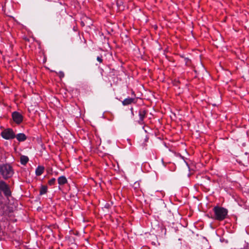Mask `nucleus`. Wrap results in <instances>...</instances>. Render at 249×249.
<instances>
[{
	"instance_id": "1",
	"label": "nucleus",
	"mask_w": 249,
	"mask_h": 249,
	"mask_svg": "<svg viewBox=\"0 0 249 249\" xmlns=\"http://www.w3.org/2000/svg\"><path fill=\"white\" fill-rule=\"evenodd\" d=\"M1 135L3 138L9 140L13 139L15 138L18 140H25L29 139L24 133H19L15 136L12 129L10 128L6 129L1 132Z\"/></svg>"
},
{
	"instance_id": "2",
	"label": "nucleus",
	"mask_w": 249,
	"mask_h": 249,
	"mask_svg": "<svg viewBox=\"0 0 249 249\" xmlns=\"http://www.w3.org/2000/svg\"><path fill=\"white\" fill-rule=\"evenodd\" d=\"M0 173L5 178H10L13 174L11 167L8 164L0 165Z\"/></svg>"
},
{
	"instance_id": "3",
	"label": "nucleus",
	"mask_w": 249,
	"mask_h": 249,
	"mask_svg": "<svg viewBox=\"0 0 249 249\" xmlns=\"http://www.w3.org/2000/svg\"><path fill=\"white\" fill-rule=\"evenodd\" d=\"M215 218L219 220L224 219L227 215L228 211L226 209L221 207L214 208Z\"/></svg>"
},
{
	"instance_id": "4",
	"label": "nucleus",
	"mask_w": 249,
	"mask_h": 249,
	"mask_svg": "<svg viewBox=\"0 0 249 249\" xmlns=\"http://www.w3.org/2000/svg\"><path fill=\"white\" fill-rule=\"evenodd\" d=\"M0 190L2 191L7 197L10 196L11 195L9 186L3 181H0Z\"/></svg>"
},
{
	"instance_id": "5",
	"label": "nucleus",
	"mask_w": 249,
	"mask_h": 249,
	"mask_svg": "<svg viewBox=\"0 0 249 249\" xmlns=\"http://www.w3.org/2000/svg\"><path fill=\"white\" fill-rule=\"evenodd\" d=\"M12 117L14 121L17 124L20 123L23 120L22 116L18 112H14L12 113Z\"/></svg>"
},
{
	"instance_id": "6",
	"label": "nucleus",
	"mask_w": 249,
	"mask_h": 249,
	"mask_svg": "<svg viewBox=\"0 0 249 249\" xmlns=\"http://www.w3.org/2000/svg\"><path fill=\"white\" fill-rule=\"evenodd\" d=\"M137 102V99L134 98L128 97L124 99L122 102L123 106H128L132 104V103L135 104Z\"/></svg>"
},
{
	"instance_id": "7",
	"label": "nucleus",
	"mask_w": 249,
	"mask_h": 249,
	"mask_svg": "<svg viewBox=\"0 0 249 249\" xmlns=\"http://www.w3.org/2000/svg\"><path fill=\"white\" fill-rule=\"evenodd\" d=\"M147 113V111L144 109H141L139 111V123H141L143 121L144 118L145 117V115Z\"/></svg>"
},
{
	"instance_id": "8",
	"label": "nucleus",
	"mask_w": 249,
	"mask_h": 249,
	"mask_svg": "<svg viewBox=\"0 0 249 249\" xmlns=\"http://www.w3.org/2000/svg\"><path fill=\"white\" fill-rule=\"evenodd\" d=\"M67 182L66 178L64 176L60 177L58 178V182L60 185H63L66 183Z\"/></svg>"
},
{
	"instance_id": "9",
	"label": "nucleus",
	"mask_w": 249,
	"mask_h": 249,
	"mask_svg": "<svg viewBox=\"0 0 249 249\" xmlns=\"http://www.w3.org/2000/svg\"><path fill=\"white\" fill-rule=\"evenodd\" d=\"M43 171H44L43 167L38 166L36 170V174L37 176H40L42 174Z\"/></svg>"
},
{
	"instance_id": "10",
	"label": "nucleus",
	"mask_w": 249,
	"mask_h": 249,
	"mask_svg": "<svg viewBox=\"0 0 249 249\" xmlns=\"http://www.w3.org/2000/svg\"><path fill=\"white\" fill-rule=\"evenodd\" d=\"M29 159L27 156H21L20 157V161L22 164H25L28 161Z\"/></svg>"
},
{
	"instance_id": "11",
	"label": "nucleus",
	"mask_w": 249,
	"mask_h": 249,
	"mask_svg": "<svg viewBox=\"0 0 249 249\" xmlns=\"http://www.w3.org/2000/svg\"><path fill=\"white\" fill-rule=\"evenodd\" d=\"M47 187L46 186H42L40 189V194L43 195L47 192Z\"/></svg>"
},
{
	"instance_id": "12",
	"label": "nucleus",
	"mask_w": 249,
	"mask_h": 249,
	"mask_svg": "<svg viewBox=\"0 0 249 249\" xmlns=\"http://www.w3.org/2000/svg\"><path fill=\"white\" fill-rule=\"evenodd\" d=\"M55 181V178H53L52 179H51L49 181V184L50 185H53L54 184V182Z\"/></svg>"
},
{
	"instance_id": "13",
	"label": "nucleus",
	"mask_w": 249,
	"mask_h": 249,
	"mask_svg": "<svg viewBox=\"0 0 249 249\" xmlns=\"http://www.w3.org/2000/svg\"><path fill=\"white\" fill-rule=\"evenodd\" d=\"M97 60L99 61L100 63H102L103 61L102 57L101 56H98L97 57Z\"/></svg>"
},
{
	"instance_id": "14",
	"label": "nucleus",
	"mask_w": 249,
	"mask_h": 249,
	"mask_svg": "<svg viewBox=\"0 0 249 249\" xmlns=\"http://www.w3.org/2000/svg\"><path fill=\"white\" fill-rule=\"evenodd\" d=\"M58 75L59 76V77L60 78H62L64 77V74L63 73V72L62 71H59L58 73Z\"/></svg>"
},
{
	"instance_id": "15",
	"label": "nucleus",
	"mask_w": 249,
	"mask_h": 249,
	"mask_svg": "<svg viewBox=\"0 0 249 249\" xmlns=\"http://www.w3.org/2000/svg\"><path fill=\"white\" fill-rule=\"evenodd\" d=\"M80 24H81V25L82 26H85L84 22L83 20H82V21H81Z\"/></svg>"
},
{
	"instance_id": "16",
	"label": "nucleus",
	"mask_w": 249,
	"mask_h": 249,
	"mask_svg": "<svg viewBox=\"0 0 249 249\" xmlns=\"http://www.w3.org/2000/svg\"><path fill=\"white\" fill-rule=\"evenodd\" d=\"M185 60L186 63H187L190 61V60L187 58H185Z\"/></svg>"
},
{
	"instance_id": "17",
	"label": "nucleus",
	"mask_w": 249,
	"mask_h": 249,
	"mask_svg": "<svg viewBox=\"0 0 249 249\" xmlns=\"http://www.w3.org/2000/svg\"><path fill=\"white\" fill-rule=\"evenodd\" d=\"M130 110H131V111L132 114L133 115V108H132V107H131V109H130Z\"/></svg>"
},
{
	"instance_id": "18",
	"label": "nucleus",
	"mask_w": 249,
	"mask_h": 249,
	"mask_svg": "<svg viewBox=\"0 0 249 249\" xmlns=\"http://www.w3.org/2000/svg\"><path fill=\"white\" fill-rule=\"evenodd\" d=\"M132 94H134V92L133 91V92H132Z\"/></svg>"
}]
</instances>
